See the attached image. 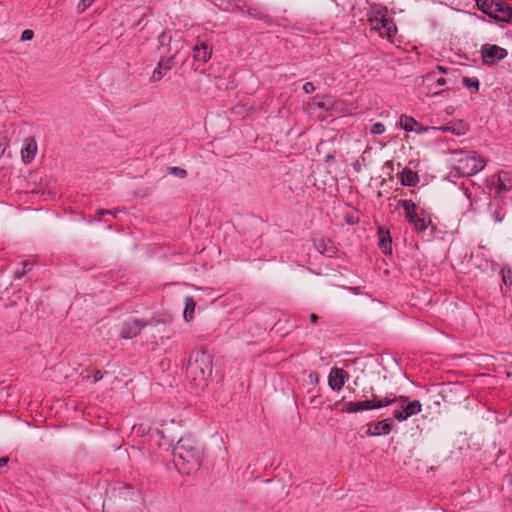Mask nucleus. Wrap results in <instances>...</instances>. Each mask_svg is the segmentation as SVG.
<instances>
[{
  "label": "nucleus",
  "mask_w": 512,
  "mask_h": 512,
  "mask_svg": "<svg viewBox=\"0 0 512 512\" xmlns=\"http://www.w3.org/2000/svg\"><path fill=\"white\" fill-rule=\"evenodd\" d=\"M348 373L341 368H332L328 376V385L333 391H340L348 380Z\"/></svg>",
  "instance_id": "10"
},
{
  "label": "nucleus",
  "mask_w": 512,
  "mask_h": 512,
  "mask_svg": "<svg viewBox=\"0 0 512 512\" xmlns=\"http://www.w3.org/2000/svg\"><path fill=\"white\" fill-rule=\"evenodd\" d=\"M399 126L407 132H413L416 131L419 123L413 117L402 115L399 119Z\"/></svg>",
  "instance_id": "19"
},
{
  "label": "nucleus",
  "mask_w": 512,
  "mask_h": 512,
  "mask_svg": "<svg viewBox=\"0 0 512 512\" xmlns=\"http://www.w3.org/2000/svg\"><path fill=\"white\" fill-rule=\"evenodd\" d=\"M28 266L27 262H24V268L22 271H17L15 273V278L20 279L26 273V267Z\"/></svg>",
  "instance_id": "36"
},
{
  "label": "nucleus",
  "mask_w": 512,
  "mask_h": 512,
  "mask_svg": "<svg viewBox=\"0 0 512 512\" xmlns=\"http://www.w3.org/2000/svg\"><path fill=\"white\" fill-rule=\"evenodd\" d=\"M8 458L7 457H1L0 458V467H3L7 464Z\"/></svg>",
  "instance_id": "42"
},
{
  "label": "nucleus",
  "mask_w": 512,
  "mask_h": 512,
  "mask_svg": "<svg viewBox=\"0 0 512 512\" xmlns=\"http://www.w3.org/2000/svg\"><path fill=\"white\" fill-rule=\"evenodd\" d=\"M404 414V408L401 407V403H399V408H395L393 411V416L395 419H397V415Z\"/></svg>",
  "instance_id": "37"
},
{
  "label": "nucleus",
  "mask_w": 512,
  "mask_h": 512,
  "mask_svg": "<svg viewBox=\"0 0 512 512\" xmlns=\"http://www.w3.org/2000/svg\"><path fill=\"white\" fill-rule=\"evenodd\" d=\"M303 91L307 94L312 93L315 91V86L312 82H306L303 85Z\"/></svg>",
  "instance_id": "34"
},
{
  "label": "nucleus",
  "mask_w": 512,
  "mask_h": 512,
  "mask_svg": "<svg viewBox=\"0 0 512 512\" xmlns=\"http://www.w3.org/2000/svg\"><path fill=\"white\" fill-rule=\"evenodd\" d=\"M428 130H429V127H423V126L419 125V126L416 127V131L415 132L417 134H422V133L427 132Z\"/></svg>",
  "instance_id": "39"
},
{
  "label": "nucleus",
  "mask_w": 512,
  "mask_h": 512,
  "mask_svg": "<svg viewBox=\"0 0 512 512\" xmlns=\"http://www.w3.org/2000/svg\"><path fill=\"white\" fill-rule=\"evenodd\" d=\"M438 69L440 72L444 73L446 76H448V73H453V76L452 78L455 80L456 79V70H453V69H446L442 66H438Z\"/></svg>",
  "instance_id": "35"
},
{
  "label": "nucleus",
  "mask_w": 512,
  "mask_h": 512,
  "mask_svg": "<svg viewBox=\"0 0 512 512\" xmlns=\"http://www.w3.org/2000/svg\"><path fill=\"white\" fill-rule=\"evenodd\" d=\"M388 8L379 4H373L367 13L371 28L381 37L392 39L397 33V27L391 18L387 17Z\"/></svg>",
  "instance_id": "4"
},
{
  "label": "nucleus",
  "mask_w": 512,
  "mask_h": 512,
  "mask_svg": "<svg viewBox=\"0 0 512 512\" xmlns=\"http://www.w3.org/2000/svg\"><path fill=\"white\" fill-rule=\"evenodd\" d=\"M212 48L202 40H198L197 44L193 48V58L201 63L205 64L211 58Z\"/></svg>",
  "instance_id": "13"
},
{
  "label": "nucleus",
  "mask_w": 512,
  "mask_h": 512,
  "mask_svg": "<svg viewBox=\"0 0 512 512\" xmlns=\"http://www.w3.org/2000/svg\"><path fill=\"white\" fill-rule=\"evenodd\" d=\"M491 214H492V218H493L494 222H496V223H500L504 219L503 210L499 206H497L494 210H492Z\"/></svg>",
  "instance_id": "26"
},
{
  "label": "nucleus",
  "mask_w": 512,
  "mask_h": 512,
  "mask_svg": "<svg viewBox=\"0 0 512 512\" xmlns=\"http://www.w3.org/2000/svg\"><path fill=\"white\" fill-rule=\"evenodd\" d=\"M146 326V322L138 319H130L123 323L121 335L124 339H131L137 336L142 328Z\"/></svg>",
  "instance_id": "12"
},
{
  "label": "nucleus",
  "mask_w": 512,
  "mask_h": 512,
  "mask_svg": "<svg viewBox=\"0 0 512 512\" xmlns=\"http://www.w3.org/2000/svg\"><path fill=\"white\" fill-rule=\"evenodd\" d=\"M103 378V374L100 370H97L94 374V380L93 382L96 383L98 381H100L101 379Z\"/></svg>",
  "instance_id": "38"
},
{
  "label": "nucleus",
  "mask_w": 512,
  "mask_h": 512,
  "mask_svg": "<svg viewBox=\"0 0 512 512\" xmlns=\"http://www.w3.org/2000/svg\"><path fill=\"white\" fill-rule=\"evenodd\" d=\"M400 180L404 186H414L418 182L419 177L416 172L406 167L400 174Z\"/></svg>",
  "instance_id": "16"
},
{
  "label": "nucleus",
  "mask_w": 512,
  "mask_h": 512,
  "mask_svg": "<svg viewBox=\"0 0 512 512\" xmlns=\"http://www.w3.org/2000/svg\"><path fill=\"white\" fill-rule=\"evenodd\" d=\"M502 279L505 285L511 286L512 285V273L511 270H502Z\"/></svg>",
  "instance_id": "29"
},
{
  "label": "nucleus",
  "mask_w": 512,
  "mask_h": 512,
  "mask_svg": "<svg viewBox=\"0 0 512 512\" xmlns=\"http://www.w3.org/2000/svg\"><path fill=\"white\" fill-rule=\"evenodd\" d=\"M316 247L320 253L325 254L329 257H331L334 253V247L332 246L329 240L323 238L319 239L316 243Z\"/></svg>",
  "instance_id": "23"
},
{
  "label": "nucleus",
  "mask_w": 512,
  "mask_h": 512,
  "mask_svg": "<svg viewBox=\"0 0 512 512\" xmlns=\"http://www.w3.org/2000/svg\"><path fill=\"white\" fill-rule=\"evenodd\" d=\"M397 206L403 208L406 220L415 230L424 231L431 224L429 214L417 206L412 200L400 199Z\"/></svg>",
  "instance_id": "5"
},
{
  "label": "nucleus",
  "mask_w": 512,
  "mask_h": 512,
  "mask_svg": "<svg viewBox=\"0 0 512 512\" xmlns=\"http://www.w3.org/2000/svg\"><path fill=\"white\" fill-rule=\"evenodd\" d=\"M371 402L372 409L382 408L389 406L396 402V398L392 397V395H387L384 398L374 397L372 400H369Z\"/></svg>",
  "instance_id": "21"
},
{
  "label": "nucleus",
  "mask_w": 512,
  "mask_h": 512,
  "mask_svg": "<svg viewBox=\"0 0 512 512\" xmlns=\"http://www.w3.org/2000/svg\"><path fill=\"white\" fill-rule=\"evenodd\" d=\"M437 129L441 130V131H452V128L449 127V126H442V127L437 128Z\"/></svg>",
  "instance_id": "44"
},
{
  "label": "nucleus",
  "mask_w": 512,
  "mask_h": 512,
  "mask_svg": "<svg viewBox=\"0 0 512 512\" xmlns=\"http://www.w3.org/2000/svg\"><path fill=\"white\" fill-rule=\"evenodd\" d=\"M450 163L460 176H472L480 172L486 165L485 160L476 152L454 151Z\"/></svg>",
  "instance_id": "3"
},
{
  "label": "nucleus",
  "mask_w": 512,
  "mask_h": 512,
  "mask_svg": "<svg viewBox=\"0 0 512 512\" xmlns=\"http://www.w3.org/2000/svg\"><path fill=\"white\" fill-rule=\"evenodd\" d=\"M171 41V36H169L167 33L163 32L159 36V42L162 48H165Z\"/></svg>",
  "instance_id": "30"
},
{
  "label": "nucleus",
  "mask_w": 512,
  "mask_h": 512,
  "mask_svg": "<svg viewBox=\"0 0 512 512\" xmlns=\"http://www.w3.org/2000/svg\"><path fill=\"white\" fill-rule=\"evenodd\" d=\"M212 357L205 351L194 352L188 363L187 375L196 388L204 389L212 374Z\"/></svg>",
  "instance_id": "2"
},
{
  "label": "nucleus",
  "mask_w": 512,
  "mask_h": 512,
  "mask_svg": "<svg viewBox=\"0 0 512 512\" xmlns=\"http://www.w3.org/2000/svg\"><path fill=\"white\" fill-rule=\"evenodd\" d=\"M173 463L182 474H191L199 469L203 459L202 450L188 438H181L174 446Z\"/></svg>",
  "instance_id": "1"
},
{
  "label": "nucleus",
  "mask_w": 512,
  "mask_h": 512,
  "mask_svg": "<svg viewBox=\"0 0 512 512\" xmlns=\"http://www.w3.org/2000/svg\"><path fill=\"white\" fill-rule=\"evenodd\" d=\"M397 401L401 403V407L404 408V414L397 415L398 421H405L413 415L420 413L422 410V404L419 400L408 402L407 397L400 396Z\"/></svg>",
  "instance_id": "9"
},
{
  "label": "nucleus",
  "mask_w": 512,
  "mask_h": 512,
  "mask_svg": "<svg viewBox=\"0 0 512 512\" xmlns=\"http://www.w3.org/2000/svg\"><path fill=\"white\" fill-rule=\"evenodd\" d=\"M453 73L448 76L437 77L436 72L427 73L423 76V83L426 85V93L429 96H436L446 90L453 88L455 80L452 78Z\"/></svg>",
  "instance_id": "7"
},
{
  "label": "nucleus",
  "mask_w": 512,
  "mask_h": 512,
  "mask_svg": "<svg viewBox=\"0 0 512 512\" xmlns=\"http://www.w3.org/2000/svg\"><path fill=\"white\" fill-rule=\"evenodd\" d=\"M36 151H37L36 142L31 139L29 142L26 143L24 148H22V150H21V155H22L23 161L25 163L31 162L36 155Z\"/></svg>",
  "instance_id": "17"
},
{
  "label": "nucleus",
  "mask_w": 512,
  "mask_h": 512,
  "mask_svg": "<svg viewBox=\"0 0 512 512\" xmlns=\"http://www.w3.org/2000/svg\"><path fill=\"white\" fill-rule=\"evenodd\" d=\"M379 237H380L379 246H380L381 250L383 251V253H385V254L391 253L392 252V247H391L392 240H391V237L389 236V233L380 229Z\"/></svg>",
  "instance_id": "20"
},
{
  "label": "nucleus",
  "mask_w": 512,
  "mask_h": 512,
  "mask_svg": "<svg viewBox=\"0 0 512 512\" xmlns=\"http://www.w3.org/2000/svg\"><path fill=\"white\" fill-rule=\"evenodd\" d=\"M371 402L368 400L360 401V402H347L345 404V410L348 413H355L363 410H372Z\"/></svg>",
  "instance_id": "18"
},
{
  "label": "nucleus",
  "mask_w": 512,
  "mask_h": 512,
  "mask_svg": "<svg viewBox=\"0 0 512 512\" xmlns=\"http://www.w3.org/2000/svg\"><path fill=\"white\" fill-rule=\"evenodd\" d=\"M34 37V32L30 29H26L21 34V40L22 41H29L32 40Z\"/></svg>",
  "instance_id": "31"
},
{
  "label": "nucleus",
  "mask_w": 512,
  "mask_h": 512,
  "mask_svg": "<svg viewBox=\"0 0 512 512\" xmlns=\"http://www.w3.org/2000/svg\"><path fill=\"white\" fill-rule=\"evenodd\" d=\"M493 188L497 195H501L512 190V173L508 171H501L496 180L493 181Z\"/></svg>",
  "instance_id": "11"
},
{
  "label": "nucleus",
  "mask_w": 512,
  "mask_h": 512,
  "mask_svg": "<svg viewBox=\"0 0 512 512\" xmlns=\"http://www.w3.org/2000/svg\"><path fill=\"white\" fill-rule=\"evenodd\" d=\"M95 0H81L77 5L78 13H83L88 7H90Z\"/></svg>",
  "instance_id": "28"
},
{
  "label": "nucleus",
  "mask_w": 512,
  "mask_h": 512,
  "mask_svg": "<svg viewBox=\"0 0 512 512\" xmlns=\"http://www.w3.org/2000/svg\"><path fill=\"white\" fill-rule=\"evenodd\" d=\"M483 62L493 65L507 56L506 49L498 45H484L481 50Z\"/></svg>",
  "instance_id": "8"
},
{
  "label": "nucleus",
  "mask_w": 512,
  "mask_h": 512,
  "mask_svg": "<svg viewBox=\"0 0 512 512\" xmlns=\"http://www.w3.org/2000/svg\"><path fill=\"white\" fill-rule=\"evenodd\" d=\"M313 106L317 107V108H320V109L329 110L332 105H331L330 101H328V102H326V101H319V102H314Z\"/></svg>",
  "instance_id": "32"
},
{
  "label": "nucleus",
  "mask_w": 512,
  "mask_h": 512,
  "mask_svg": "<svg viewBox=\"0 0 512 512\" xmlns=\"http://www.w3.org/2000/svg\"><path fill=\"white\" fill-rule=\"evenodd\" d=\"M353 167L354 169L357 171V172H360L361 168H362V163L361 161L358 159L355 161V163L353 164Z\"/></svg>",
  "instance_id": "40"
},
{
  "label": "nucleus",
  "mask_w": 512,
  "mask_h": 512,
  "mask_svg": "<svg viewBox=\"0 0 512 512\" xmlns=\"http://www.w3.org/2000/svg\"><path fill=\"white\" fill-rule=\"evenodd\" d=\"M462 84L471 92L477 93L479 91V80L476 77H467L464 76L462 78Z\"/></svg>",
  "instance_id": "24"
},
{
  "label": "nucleus",
  "mask_w": 512,
  "mask_h": 512,
  "mask_svg": "<svg viewBox=\"0 0 512 512\" xmlns=\"http://www.w3.org/2000/svg\"><path fill=\"white\" fill-rule=\"evenodd\" d=\"M5 146L0 143V157L4 154Z\"/></svg>",
  "instance_id": "45"
},
{
  "label": "nucleus",
  "mask_w": 512,
  "mask_h": 512,
  "mask_svg": "<svg viewBox=\"0 0 512 512\" xmlns=\"http://www.w3.org/2000/svg\"><path fill=\"white\" fill-rule=\"evenodd\" d=\"M393 420L391 418H386L375 423L373 426H370L367 434L369 436H380L389 434L392 430Z\"/></svg>",
  "instance_id": "15"
},
{
  "label": "nucleus",
  "mask_w": 512,
  "mask_h": 512,
  "mask_svg": "<svg viewBox=\"0 0 512 512\" xmlns=\"http://www.w3.org/2000/svg\"><path fill=\"white\" fill-rule=\"evenodd\" d=\"M195 306H196V304H195L193 297L187 296L185 298V308L183 311V317H184L185 321L188 322V321L192 320Z\"/></svg>",
  "instance_id": "22"
},
{
  "label": "nucleus",
  "mask_w": 512,
  "mask_h": 512,
  "mask_svg": "<svg viewBox=\"0 0 512 512\" xmlns=\"http://www.w3.org/2000/svg\"><path fill=\"white\" fill-rule=\"evenodd\" d=\"M479 10L498 22L512 20V9L504 0H477Z\"/></svg>",
  "instance_id": "6"
},
{
  "label": "nucleus",
  "mask_w": 512,
  "mask_h": 512,
  "mask_svg": "<svg viewBox=\"0 0 512 512\" xmlns=\"http://www.w3.org/2000/svg\"><path fill=\"white\" fill-rule=\"evenodd\" d=\"M169 174L178 178H185L187 176L186 170L180 167H170Z\"/></svg>",
  "instance_id": "25"
},
{
  "label": "nucleus",
  "mask_w": 512,
  "mask_h": 512,
  "mask_svg": "<svg viewBox=\"0 0 512 512\" xmlns=\"http://www.w3.org/2000/svg\"><path fill=\"white\" fill-rule=\"evenodd\" d=\"M310 319H311V322L312 323H316L317 319H318V316L315 314V313H312L310 315Z\"/></svg>",
  "instance_id": "43"
},
{
  "label": "nucleus",
  "mask_w": 512,
  "mask_h": 512,
  "mask_svg": "<svg viewBox=\"0 0 512 512\" xmlns=\"http://www.w3.org/2000/svg\"><path fill=\"white\" fill-rule=\"evenodd\" d=\"M385 126L381 122H376L371 126V133L374 135H381L385 132Z\"/></svg>",
  "instance_id": "27"
},
{
  "label": "nucleus",
  "mask_w": 512,
  "mask_h": 512,
  "mask_svg": "<svg viewBox=\"0 0 512 512\" xmlns=\"http://www.w3.org/2000/svg\"><path fill=\"white\" fill-rule=\"evenodd\" d=\"M117 213H118V210H105V209H98L97 210V214L99 216H103V215H112L113 217H116L117 216Z\"/></svg>",
  "instance_id": "33"
},
{
  "label": "nucleus",
  "mask_w": 512,
  "mask_h": 512,
  "mask_svg": "<svg viewBox=\"0 0 512 512\" xmlns=\"http://www.w3.org/2000/svg\"><path fill=\"white\" fill-rule=\"evenodd\" d=\"M309 378H310V380H311V381H315V382H317V381H318V374H317V373H315V372H314V373H311V374L309 375Z\"/></svg>",
  "instance_id": "41"
},
{
  "label": "nucleus",
  "mask_w": 512,
  "mask_h": 512,
  "mask_svg": "<svg viewBox=\"0 0 512 512\" xmlns=\"http://www.w3.org/2000/svg\"><path fill=\"white\" fill-rule=\"evenodd\" d=\"M174 65V55L169 57H162L160 61L158 62L157 67L154 69L151 81H159L163 78L164 72L163 71H169Z\"/></svg>",
  "instance_id": "14"
}]
</instances>
